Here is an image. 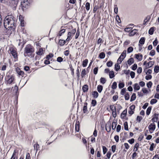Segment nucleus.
I'll return each mask as SVG.
<instances>
[{"mask_svg": "<svg viewBox=\"0 0 159 159\" xmlns=\"http://www.w3.org/2000/svg\"><path fill=\"white\" fill-rule=\"evenodd\" d=\"M16 18L14 17L13 15H8L5 18L4 20V28L7 30V31L8 33L11 34L12 33L11 30L14 31L15 30V28H13L11 26H8L7 28V25L6 24H7L8 25H13V26H15V21Z\"/></svg>", "mask_w": 159, "mask_h": 159, "instance_id": "nucleus-1", "label": "nucleus"}, {"mask_svg": "<svg viewBox=\"0 0 159 159\" xmlns=\"http://www.w3.org/2000/svg\"><path fill=\"white\" fill-rule=\"evenodd\" d=\"M34 52V49L33 46L28 44L25 48L24 55L25 57H31Z\"/></svg>", "mask_w": 159, "mask_h": 159, "instance_id": "nucleus-2", "label": "nucleus"}, {"mask_svg": "<svg viewBox=\"0 0 159 159\" xmlns=\"http://www.w3.org/2000/svg\"><path fill=\"white\" fill-rule=\"evenodd\" d=\"M30 2L28 0H21L20 7L24 11H26L29 7Z\"/></svg>", "mask_w": 159, "mask_h": 159, "instance_id": "nucleus-3", "label": "nucleus"}, {"mask_svg": "<svg viewBox=\"0 0 159 159\" xmlns=\"http://www.w3.org/2000/svg\"><path fill=\"white\" fill-rule=\"evenodd\" d=\"M76 32L75 28L73 29L70 31L68 32L67 34V38L66 40H70L73 38Z\"/></svg>", "mask_w": 159, "mask_h": 159, "instance_id": "nucleus-4", "label": "nucleus"}, {"mask_svg": "<svg viewBox=\"0 0 159 159\" xmlns=\"http://www.w3.org/2000/svg\"><path fill=\"white\" fill-rule=\"evenodd\" d=\"M138 30L137 29H133L129 32V33L128 34V35L129 36H132L134 35L135 36H137L139 38L140 35L139 34L137 33Z\"/></svg>", "mask_w": 159, "mask_h": 159, "instance_id": "nucleus-5", "label": "nucleus"}, {"mask_svg": "<svg viewBox=\"0 0 159 159\" xmlns=\"http://www.w3.org/2000/svg\"><path fill=\"white\" fill-rule=\"evenodd\" d=\"M156 125L154 123H151L148 127L149 131L150 134H152L155 130Z\"/></svg>", "mask_w": 159, "mask_h": 159, "instance_id": "nucleus-6", "label": "nucleus"}, {"mask_svg": "<svg viewBox=\"0 0 159 159\" xmlns=\"http://www.w3.org/2000/svg\"><path fill=\"white\" fill-rule=\"evenodd\" d=\"M10 53L15 58L17 57V55L16 51L12 48H11L9 50Z\"/></svg>", "mask_w": 159, "mask_h": 159, "instance_id": "nucleus-7", "label": "nucleus"}, {"mask_svg": "<svg viewBox=\"0 0 159 159\" xmlns=\"http://www.w3.org/2000/svg\"><path fill=\"white\" fill-rule=\"evenodd\" d=\"M16 71L17 73V74L19 75H21L22 76H23L24 75V71L21 70L20 69L18 68L17 67L16 68Z\"/></svg>", "mask_w": 159, "mask_h": 159, "instance_id": "nucleus-8", "label": "nucleus"}, {"mask_svg": "<svg viewBox=\"0 0 159 159\" xmlns=\"http://www.w3.org/2000/svg\"><path fill=\"white\" fill-rule=\"evenodd\" d=\"M152 15V14H151L150 15L148 16L147 17H146L143 21V25H146L147 22L150 20L151 18Z\"/></svg>", "mask_w": 159, "mask_h": 159, "instance_id": "nucleus-9", "label": "nucleus"}, {"mask_svg": "<svg viewBox=\"0 0 159 159\" xmlns=\"http://www.w3.org/2000/svg\"><path fill=\"white\" fill-rule=\"evenodd\" d=\"M14 80V77L13 76H11L10 78L7 81V84H11Z\"/></svg>", "mask_w": 159, "mask_h": 159, "instance_id": "nucleus-10", "label": "nucleus"}, {"mask_svg": "<svg viewBox=\"0 0 159 159\" xmlns=\"http://www.w3.org/2000/svg\"><path fill=\"white\" fill-rule=\"evenodd\" d=\"M155 27H152L150 28L148 30V34L150 35H152L154 33Z\"/></svg>", "mask_w": 159, "mask_h": 159, "instance_id": "nucleus-11", "label": "nucleus"}, {"mask_svg": "<svg viewBox=\"0 0 159 159\" xmlns=\"http://www.w3.org/2000/svg\"><path fill=\"white\" fill-rule=\"evenodd\" d=\"M135 57L139 61H141L142 59V55L140 54H136Z\"/></svg>", "mask_w": 159, "mask_h": 159, "instance_id": "nucleus-12", "label": "nucleus"}, {"mask_svg": "<svg viewBox=\"0 0 159 159\" xmlns=\"http://www.w3.org/2000/svg\"><path fill=\"white\" fill-rule=\"evenodd\" d=\"M158 114H156L154 115V116L152 118V120L153 122H157L158 120Z\"/></svg>", "mask_w": 159, "mask_h": 159, "instance_id": "nucleus-13", "label": "nucleus"}, {"mask_svg": "<svg viewBox=\"0 0 159 159\" xmlns=\"http://www.w3.org/2000/svg\"><path fill=\"white\" fill-rule=\"evenodd\" d=\"M89 89L88 86L87 84L84 85L82 87V89L84 92H86Z\"/></svg>", "mask_w": 159, "mask_h": 159, "instance_id": "nucleus-14", "label": "nucleus"}, {"mask_svg": "<svg viewBox=\"0 0 159 159\" xmlns=\"http://www.w3.org/2000/svg\"><path fill=\"white\" fill-rule=\"evenodd\" d=\"M66 31V29H62L61 30H60L58 34H57V36H61Z\"/></svg>", "mask_w": 159, "mask_h": 159, "instance_id": "nucleus-15", "label": "nucleus"}, {"mask_svg": "<svg viewBox=\"0 0 159 159\" xmlns=\"http://www.w3.org/2000/svg\"><path fill=\"white\" fill-rule=\"evenodd\" d=\"M80 123L79 121L76 122L75 125V130L78 132L79 130Z\"/></svg>", "mask_w": 159, "mask_h": 159, "instance_id": "nucleus-16", "label": "nucleus"}, {"mask_svg": "<svg viewBox=\"0 0 159 159\" xmlns=\"http://www.w3.org/2000/svg\"><path fill=\"white\" fill-rule=\"evenodd\" d=\"M134 60L133 58H130L127 61V63L129 65H131L134 63Z\"/></svg>", "mask_w": 159, "mask_h": 159, "instance_id": "nucleus-17", "label": "nucleus"}, {"mask_svg": "<svg viewBox=\"0 0 159 159\" xmlns=\"http://www.w3.org/2000/svg\"><path fill=\"white\" fill-rule=\"evenodd\" d=\"M147 66V68H150L152 67L154 64V62L152 61H149L148 64Z\"/></svg>", "mask_w": 159, "mask_h": 159, "instance_id": "nucleus-18", "label": "nucleus"}, {"mask_svg": "<svg viewBox=\"0 0 159 159\" xmlns=\"http://www.w3.org/2000/svg\"><path fill=\"white\" fill-rule=\"evenodd\" d=\"M127 113V111L126 110H124L121 115V117L122 119L124 118L126 116Z\"/></svg>", "mask_w": 159, "mask_h": 159, "instance_id": "nucleus-19", "label": "nucleus"}, {"mask_svg": "<svg viewBox=\"0 0 159 159\" xmlns=\"http://www.w3.org/2000/svg\"><path fill=\"white\" fill-rule=\"evenodd\" d=\"M85 7L86 10L87 11H88L90 9V3L88 2H86V3Z\"/></svg>", "mask_w": 159, "mask_h": 159, "instance_id": "nucleus-20", "label": "nucleus"}, {"mask_svg": "<svg viewBox=\"0 0 159 159\" xmlns=\"http://www.w3.org/2000/svg\"><path fill=\"white\" fill-rule=\"evenodd\" d=\"M103 89V87L101 85H98L97 87V90L100 93Z\"/></svg>", "mask_w": 159, "mask_h": 159, "instance_id": "nucleus-21", "label": "nucleus"}, {"mask_svg": "<svg viewBox=\"0 0 159 159\" xmlns=\"http://www.w3.org/2000/svg\"><path fill=\"white\" fill-rule=\"evenodd\" d=\"M140 89V87L138 84L136 83L134 84V89L135 90H138Z\"/></svg>", "mask_w": 159, "mask_h": 159, "instance_id": "nucleus-22", "label": "nucleus"}, {"mask_svg": "<svg viewBox=\"0 0 159 159\" xmlns=\"http://www.w3.org/2000/svg\"><path fill=\"white\" fill-rule=\"evenodd\" d=\"M92 94L93 96V97L95 98H97L98 96V92L96 91L93 92Z\"/></svg>", "mask_w": 159, "mask_h": 159, "instance_id": "nucleus-23", "label": "nucleus"}, {"mask_svg": "<svg viewBox=\"0 0 159 159\" xmlns=\"http://www.w3.org/2000/svg\"><path fill=\"white\" fill-rule=\"evenodd\" d=\"M88 62V60L87 59H85L82 62V66L84 67H86L87 64Z\"/></svg>", "mask_w": 159, "mask_h": 159, "instance_id": "nucleus-24", "label": "nucleus"}, {"mask_svg": "<svg viewBox=\"0 0 159 159\" xmlns=\"http://www.w3.org/2000/svg\"><path fill=\"white\" fill-rule=\"evenodd\" d=\"M109 73V76L110 78L112 79L115 76L114 72L113 71H110Z\"/></svg>", "mask_w": 159, "mask_h": 159, "instance_id": "nucleus-25", "label": "nucleus"}, {"mask_svg": "<svg viewBox=\"0 0 159 159\" xmlns=\"http://www.w3.org/2000/svg\"><path fill=\"white\" fill-rule=\"evenodd\" d=\"M136 98V94L133 93L131 97L130 101L132 102Z\"/></svg>", "mask_w": 159, "mask_h": 159, "instance_id": "nucleus-26", "label": "nucleus"}, {"mask_svg": "<svg viewBox=\"0 0 159 159\" xmlns=\"http://www.w3.org/2000/svg\"><path fill=\"white\" fill-rule=\"evenodd\" d=\"M43 53V50L42 48H39V51L37 52V54L39 55H42Z\"/></svg>", "mask_w": 159, "mask_h": 159, "instance_id": "nucleus-27", "label": "nucleus"}, {"mask_svg": "<svg viewBox=\"0 0 159 159\" xmlns=\"http://www.w3.org/2000/svg\"><path fill=\"white\" fill-rule=\"evenodd\" d=\"M139 144L138 143H136L135 145L133 151L134 152H136L138 150V148L139 147Z\"/></svg>", "mask_w": 159, "mask_h": 159, "instance_id": "nucleus-28", "label": "nucleus"}, {"mask_svg": "<svg viewBox=\"0 0 159 159\" xmlns=\"http://www.w3.org/2000/svg\"><path fill=\"white\" fill-rule=\"evenodd\" d=\"M105 56V54L103 52H102L100 53L99 57L101 59L104 58Z\"/></svg>", "mask_w": 159, "mask_h": 159, "instance_id": "nucleus-29", "label": "nucleus"}, {"mask_svg": "<svg viewBox=\"0 0 159 159\" xmlns=\"http://www.w3.org/2000/svg\"><path fill=\"white\" fill-rule=\"evenodd\" d=\"M152 109V107H148L146 111V114L148 115H149Z\"/></svg>", "mask_w": 159, "mask_h": 159, "instance_id": "nucleus-30", "label": "nucleus"}, {"mask_svg": "<svg viewBox=\"0 0 159 159\" xmlns=\"http://www.w3.org/2000/svg\"><path fill=\"white\" fill-rule=\"evenodd\" d=\"M115 70L116 71H118L120 69V66L118 64H116L115 65Z\"/></svg>", "mask_w": 159, "mask_h": 159, "instance_id": "nucleus-31", "label": "nucleus"}, {"mask_svg": "<svg viewBox=\"0 0 159 159\" xmlns=\"http://www.w3.org/2000/svg\"><path fill=\"white\" fill-rule=\"evenodd\" d=\"M133 29V28L132 27H127L124 30L125 32H128L129 33V32Z\"/></svg>", "mask_w": 159, "mask_h": 159, "instance_id": "nucleus-32", "label": "nucleus"}, {"mask_svg": "<svg viewBox=\"0 0 159 159\" xmlns=\"http://www.w3.org/2000/svg\"><path fill=\"white\" fill-rule=\"evenodd\" d=\"M80 33V29H79V28H78V29L77 30V31L76 32V35L75 36V39H78V37L79 36Z\"/></svg>", "mask_w": 159, "mask_h": 159, "instance_id": "nucleus-33", "label": "nucleus"}, {"mask_svg": "<svg viewBox=\"0 0 159 159\" xmlns=\"http://www.w3.org/2000/svg\"><path fill=\"white\" fill-rule=\"evenodd\" d=\"M116 20L118 23H121V21L119 16L117 15L116 16Z\"/></svg>", "mask_w": 159, "mask_h": 159, "instance_id": "nucleus-34", "label": "nucleus"}, {"mask_svg": "<svg viewBox=\"0 0 159 159\" xmlns=\"http://www.w3.org/2000/svg\"><path fill=\"white\" fill-rule=\"evenodd\" d=\"M159 71V66H156L154 68V71L155 73H157Z\"/></svg>", "mask_w": 159, "mask_h": 159, "instance_id": "nucleus-35", "label": "nucleus"}, {"mask_svg": "<svg viewBox=\"0 0 159 159\" xmlns=\"http://www.w3.org/2000/svg\"><path fill=\"white\" fill-rule=\"evenodd\" d=\"M117 125V123L115 122H113L112 124V129L114 130L115 129Z\"/></svg>", "mask_w": 159, "mask_h": 159, "instance_id": "nucleus-36", "label": "nucleus"}, {"mask_svg": "<svg viewBox=\"0 0 159 159\" xmlns=\"http://www.w3.org/2000/svg\"><path fill=\"white\" fill-rule=\"evenodd\" d=\"M65 43V40H59V44L61 46H62Z\"/></svg>", "mask_w": 159, "mask_h": 159, "instance_id": "nucleus-37", "label": "nucleus"}, {"mask_svg": "<svg viewBox=\"0 0 159 159\" xmlns=\"http://www.w3.org/2000/svg\"><path fill=\"white\" fill-rule=\"evenodd\" d=\"M155 145L154 143H152L150 146V148H149V150L150 151H152L154 150V148L155 147Z\"/></svg>", "mask_w": 159, "mask_h": 159, "instance_id": "nucleus-38", "label": "nucleus"}, {"mask_svg": "<svg viewBox=\"0 0 159 159\" xmlns=\"http://www.w3.org/2000/svg\"><path fill=\"white\" fill-rule=\"evenodd\" d=\"M126 55V51L124 50L122 53L120 57H121L123 58V59H124Z\"/></svg>", "mask_w": 159, "mask_h": 159, "instance_id": "nucleus-39", "label": "nucleus"}, {"mask_svg": "<svg viewBox=\"0 0 159 159\" xmlns=\"http://www.w3.org/2000/svg\"><path fill=\"white\" fill-rule=\"evenodd\" d=\"M117 88V83L116 82H113L111 88L113 89H115Z\"/></svg>", "mask_w": 159, "mask_h": 159, "instance_id": "nucleus-40", "label": "nucleus"}, {"mask_svg": "<svg viewBox=\"0 0 159 159\" xmlns=\"http://www.w3.org/2000/svg\"><path fill=\"white\" fill-rule=\"evenodd\" d=\"M125 86V84L123 83L120 82L118 84V87L119 89H121Z\"/></svg>", "mask_w": 159, "mask_h": 159, "instance_id": "nucleus-41", "label": "nucleus"}, {"mask_svg": "<svg viewBox=\"0 0 159 159\" xmlns=\"http://www.w3.org/2000/svg\"><path fill=\"white\" fill-rule=\"evenodd\" d=\"M124 129L126 130H128V123L127 122H125L124 123Z\"/></svg>", "mask_w": 159, "mask_h": 159, "instance_id": "nucleus-42", "label": "nucleus"}, {"mask_svg": "<svg viewBox=\"0 0 159 159\" xmlns=\"http://www.w3.org/2000/svg\"><path fill=\"white\" fill-rule=\"evenodd\" d=\"M157 101L155 99H152L150 101V104L151 105H153L154 103H156L157 102Z\"/></svg>", "mask_w": 159, "mask_h": 159, "instance_id": "nucleus-43", "label": "nucleus"}, {"mask_svg": "<svg viewBox=\"0 0 159 159\" xmlns=\"http://www.w3.org/2000/svg\"><path fill=\"white\" fill-rule=\"evenodd\" d=\"M102 149H103V152L104 154H106V153L107 152V149L106 148V147L104 146H102Z\"/></svg>", "mask_w": 159, "mask_h": 159, "instance_id": "nucleus-44", "label": "nucleus"}, {"mask_svg": "<svg viewBox=\"0 0 159 159\" xmlns=\"http://www.w3.org/2000/svg\"><path fill=\"white\" fill-rule=\"evenodd\" d=\"M125 100H128L129 98V95L128 93H127L125 95Z\"/></svg>", "mask_w": 159, "mask_h": 159, "instance_id": "nucleus-45", "label": "nucleus"}, {"mask_svg": "<svg viewBox=\"0 0 159 159\" xmlns=\"http://www.w3.org/2000/svg\"><path fill=\"white\" fill-rule=\"evenodd\" d=\"M114 11L116 14H117L118 12V8L117 5H115L114 7Z\"/></svg>", "mask_w": 159, "mask_h": 159, "instance_id": "nucleus-46", "label": "nucleus"}, {"mask_svg": "<svg viewBox=\"0 0 159 159\" xmlns=\"http://www.w3.org/2000/svg\"><path fill=\"white\" fill-rule=\"evenodd\" d=\"M100 81L101 83L104 84L106 83V80L104 78L101 77L100 79Z\"/></svg>", "mask_w": 159, "mask_h": 159, "instance_id": "nucleus-47", "label": "nucleus"}, {"mask_svg": "<svg viewBox=\"0 0 159 159\" xmlns=\"http://www.w3.org/2000/svg\"><path fill=\"white\" fill-rule=\"evenodd\" d=\"M113 64V62L112 61H108L107 63V65L108 67H111Z\"/></svg>", "mask_w": 159, "mask_h": 159, "instance_id": "nucleus-48", "label": "nucleus"}, {"mask_svg": "<svg viewBox=\"0 0 159 159\" xmlns=\"http://www.w3.org/2000/svg\"><path fill=\"white\" fill-rule=\"evenodd\" d=\"M133 48L131 47H130L127 49V52L128 53H130L133 51Z\"/></svg>", "mask_w": 159, "mask_h": 159, "instance_id": "nucleus-49", "label": "nucleus"}, {"mask_svg": "<svg viewBox=\"0 0 159 159\" xmlns=\"http://www.w3.org/2000/svg\"><path fill=\"white\" fill-rule=\"evenodd\" d=\"M86 75V70L85 69L83 70L81 72V76L83 78Z\"/></svg>", "mask_w": 159, "mask_h": 159, "instance_id": "nucleus-50", "label": "nucleus"}, {"mask_svg": "<svg viewBox=\"0 0 159 159\" xmlns=\"http://www.w3.org/2000/svg\"><path fill=\"white\" fill-rule=\"evenodd\" d=\"M152 84L151 81L149 82L147 84V87L148 88H151L152 87Z\"/></svg>", "mask_w": 159, "mask_h": 159, "instance_id": "nucleus-51", "label": "nucleus"}, {"mask_svg": "<svg viewBox=\"0 0 159 159\" xmlns=\"http://www.w3.org/2000/svg\"><path fill=\"white\" fill-rule=\"evenodd\" d=\"M53 56V55L52 53H50L49 55H47L46 56L47 59L49 60L50 58H51Z\"/></svg>", "mask_w": 159, "mask_h": 159, "instance_id": "nucleus-52", "label": "nucleus"}, {"mask_svg": "<svg viewBox=\"0 0 159 159\" xmlns=\"http://www.w3.org/2000/svg\"><path fill=\"white\" fill-rule=\"evenodd\" d=\"M125 92H126L125 88H123L121 90V91L120 92V94L122 95H124V93H125Z\"/></svg>", "mask_w": 159, "mask_h": 159, "instance_id": "nucleus-53", "label": "nucleus"}, {"mask_svg": "<svg viewBox=\"0 0 159 159\" xmlns=\"http://www.w3.org/2000/svg\"><path fill=\"white\" fill-rule=\"evenodd\" d=\"M98 6H97V5H95L94 7V8H93V13H95L97 10L98 9Z\"/></svg>", "mask_w": 159, "mask_h": 159, "instance_id": "nucleus-54", "label": "nucleus"}, {"mask_svg": "<svg viewBox=\"0 0 159 159\" xmlns=\"http://www.w3.org/2000/svg\"><path fill=\"white\" fill-rule=\"evenodd\" d=\"M34 147L36 151H37L39 148V145L38 144H35L34 145Z\"/></svg>", "mask_w": 159, "mask_h": 159, "instance_id": "nucleus-55", "label": "nucleus"}, {"mask_svg": "<svg viewBox=\"0 0 159 159\" xmlns=\"http://www.w3.org/2000/svg\"><path fill=\"white\" fill-rule=\"evenodd\" d=\"M142 68L141 67H139L137 70V72L138 74L141 73L142 72Z\"/></svg>", "mask_w": 159, "mask_h": 159, "instance_id": "nucleus-56", "label": "nucleus"}, {"mask_svg": "<svg viewBox=\"0 0 159 159\" xmlns=\"http://www.w3.org/2000/svg\"><path fill=\"white\" fill-rule=\"evenodd\" d=\"M97 104V102L96 100H93L92 101L91 104L92 106H95Z\"/></svg>", "mask_w": 159, "mask_h": 159, "instance_id": "nucleus-57", "label": "nucleus"}, {"mask_svg": "<svg viewBox=\"0 0 159 159\" xmlns=\"http://www.w3.org/2000/svg\"><path fill=\"white\" fill-rule=\"evenodd\" d=\"M137 65L136 64H134L132 66V70H134L137 69Z\"/></svg>", "mask_w": 159, "mask_h": 159, "instance_id": "nucleus-58", "label": "nucleus"}, {"mask_svg": "<svg viewBox=\"0 0 159 159\" xmlns=\"http://www.w3.org/2000/svg\"><path fill=\"white\" fill-rule=\"evenodd\" d=\"M123 60V58L121 57H120L117 60V62L119 63V64H120Z\"/></svg>", "mask_w": 159, "mask_h": 159, "instance_id": "nucleus-59", "label": "nucleus"}, {"mask_svg": "<svg viewBox=\"0 0 159 159\" xmlns=\"http://www.w3.org/2000/svg\"><path fill=\"white\" fill-rule=\"evenodd\" d=\"M152 76L151 75H147L145 77V79L147 80H150L152 79Z\"/></svg>", "mask_w": 159, "mask_h": 159, "instance_id": "nucleus-60", "label": "nucleus"}, {"mask_svg": "<svg viewBox=\"0 0 159 159\" xmlns=\"http://www.w3.org/2000/svg\"><path fill=\"white\" fill-rule=\"evenodd\" d=\"M135 73L133 71H131L130 73V75L132 78H134L135 77Z\"/></svg>", "mask_w": 159, "mask_h": 159, "instance_id": "nucleus-61", "label": "nucleus"}, {"mask_svg": "<svg viewBox=\"0 0 159 159\" xmlns=\"http://www.w3.org/2000/svg\"><path fill=\"white\" fill-rule=\"evenodd\" d=\"M98 67H95L93 69L94 74L96 75L98 73Z\"/></svg>", "mask_w": 159, "mask_h": 159, "instance_id": "nucleus-62", "label": "nucleus"}, {"mask_svg": "<svg viewBox=\"0 0 159 159\" xmlns=\"http://www.w3.org/2000/svg\"><path fill=\"white\" fill-rule=\"evenodd\" d=\"M63 59L61 57H58L57 58V61L59 62H61L63 61Z\"/></svg>", "mask_w": 159, "mask_h": 159, "instance_id": "nucleus-63", "label": "nucleus"}, {"mask_svg": "<svg viewBox=\"0 0 159 159\" xmlns=\"http://www.w3.org/2000/svg\"><path fill=\"white\" fill-rule=\"evenodd\" d=\"M152 159H159V155L158 154L155 155L153 157Z\"/></svg>", "mask_w": 159, "mask_h": 159, "instance_id": "nucleus-64", "label": "nucleus"}]
</instances>
